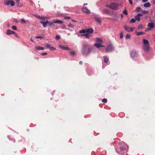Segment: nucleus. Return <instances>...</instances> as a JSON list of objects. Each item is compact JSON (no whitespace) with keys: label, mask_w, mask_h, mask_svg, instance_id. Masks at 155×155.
I'll use <instances>...</instances> for the list:
<instances>
[{"label":"nucleus","mask_w":155,"mask_h":155,"mask_svg":"<svg viewBox=\"0 0 155 155\" xmlns=\"http://www.w3.org/2000/svg\"><path fill=\"white\" fill-rule=\"evenodd\" d=\"M92 50V48L86 43H83L81 51V54L83 55H87L91 53Z\"/></svg>","instance_id":"f257e3e1"},{"label":"nucleus","mask_w":155,"mask_h":155,"mask_svg":"<svg viewBox=\"0 0 155 155\" xmlns=\"http://www.w3.org/2000/svg\"><path fill=\"white\" fill-rule=\"evenodd\" d=\"M120 144L122 146L120 147V150L119 149H117L115 147L116 151L119 154L124 155V151H126V152L128 150V146L124 142H121Z\"/></svg>","instance_id":"f03ea898"},{"label":"nucleus","mask_w":155,"mask_h":155,"mask_svg":"<svg viewBox=\"0 0 155 155\" xmlns=\"http://www.w3.org/2000/svg\"><path fill=\"white\" fill-rule=\"evenodd\" d=\"M143 49L145 51H149L150 48L149 41L145 39H143Z\"/></svg>","instance_id":"7ed1b4c3"},{"label":"nucleus","mask_w":155,"mask_h":155,"mask_svg":"<svg viewBox=\"0 0 155 155\" xmlns=\"http://www.w3.org/2000/svg\"><path fill=\"white\" fill-rule=\"evenodd\" d=\"M106 6L107 7L114 10L117 9L118 7V4L115 3H111L109 5H107Z\"/></svg>","instance_id":"20e7f679"},{"label":"nucleus","mask_w":155,"mask_h":155,"mask_svg":"<svg viewBox=\"0 0 155 155\" xmlns=\"http://www.w3.org/2000/svg\"><path fill=\"white\" fill-rule=\"evenodd\" d=\"M131 57L132 58L137 57L138 56V53L137 51L135 50H132L130 53Z\"/></svg>","instance_id":"39448f33"},{"label":"nucleus","mask_w":155,"mask_h":155,"mask_svg":"<svg viewBox=\"0 0 155 155\" xmlns=\"http://www.w3.org/2000/svg\"><path fill=\"white\" fill-rule=\"evenodd\" d=\"M114 47L112 45H108L106 48V52H109L112 51L114 50Z\"/></svg>","instance_id":"423d86ee"},{"label":"nucleus","mask_w":155,"mask_h":155,"mask_svg":"<svg viewBox=\"0 0 155 155\" xmlns=\"http://www.w3.org/2000/svg\"><path fill=\"white\" fill-rule=\"evenodd\" d=\"M5 4L7 6L10 5L11 6H13L15 5V3L13 1L8 0L5 2Z\"/></svg>","instance_id":"0eeeda50"},{"label":"nucleus","mask_w":155,"mask_h":155,"mask_svg":"<svg viewBox=\"0 0 155 155\" xmlns=\"http://www.w3.org/2000/svg\"><path fill=\"white\" fill-rule=\"evenodd\" d=\"M124 29L128 32H130V31H132L134 29V28H132L131 27H128L127 25H124Z\"/></svg>","instance_id":"6e6552de"},{"label":"nucleus","mask_w":155,"mask_h":155,"mask_svg":"<svg viewBox=\"0 0 155 155\" xmlns=\"http://www.w3.org/2000/svg\"><path fill=\"white\" fill-rule=\"evenodd\" d=\"M142 15H143L141 13L138 14V15H136L135 17L136 20H137L138 21H140V16H142Z\"/></svg>","instance_id":"1a4fd4ad"},{"label":"nucleus","mask_w":155,"mask_h":155,"mask_svg":"<svg viewBox=\"0 0 155 155\" xmlns=\"http://www.w3.org/2000/svg\"><path fill=\"white\" fill-rule=\"evenodd\" d=\"M86 31L87 33L89 34L92 33L94 31L93 29L92 28H86Z\"/></svg>","instance_id":"9d476101"},{"label":"nucleus","mask_w":155,"mask_h":155,"mask_svg":"<svg viewBox=\"0 0 155 155\" xmlns=\"http://www.w3.org/2000/svg\"><path fill=\"white\" fill-rule=\"evenodd\" d=\"M40 23L43 25V26L44 27H46L47 26V24H48L49 21L48 20H46L45 22H43L42 21H40Z\"/></svg>","instance_id":"9b49d317"},{"label":"nucleus","mask_w":155,"mask_h":155,"mask_svg":"<svg viewBox=\"0 0 155 155\" xmlns=\"http://www.w3.org/2000/svg\"><path fill=\"white\" fill-rule=\"evenodd\" d=\"M82 10L84 12L87 13L89 14L90 13V11L88 10L86 7H84L82 8Z\"/></svg>","instance_id":"f8f14e48"},{"label":"nucleus","mask_w":155,"mask_h":155,"mask_svg":"<svg viewBox=\"0 0 155 155\" xmlns=\"http://www.w3.org/2000/svg\"><path fill=\"white\" fill-rule=\"evenodd\" d=\"M59 47L60 48H61L63 50L68 51V50H70V49L68 47H65V46H61V45L59 46Z\"/></svg>","instance_id":"ddd939ff"},{"label":"nucleus","mask_w":155,"mask_h":155,"mask_svg":"<svg viewBox=\"0 0 155 155\" xmlns=\"http://www.w3.org/2000/svg\"><path fill=\"white\" fill-rule=\"evenodd\" d=\"M6 34L7 35H9L11 34H15V32L13 31L10 30L9 29H8L6 31Z\"/></svg>","instance_id":"4468645a"},{"label":"nucleus","mask_w":155,"mask_h":155,"mask_svg":"<svg viewBox=\"0 0 155 155\" xmlns=\"http://www.w3.org/2000/svg\"><path fill=\"white\" fill-rule=\"evenodd\" d=\"M147 26L150 28H152L154 27L155 28V23L154 25L153 23H149L148 24Z\"/></svg>","instance_id":"2eb2a0df"},{"label":"nucleus","mask_w":155,"mask_h":155,"mask_svg":"<svg viewBox=\"0 0 155 155\" xmlns=\"http://www.w3.org/2000/svg\"><path fill=\"white\" fill-rule=\"evenodd\" d=\"M102 12L103 14H104L105 13H106L107 14H110V11L109 10L105 9H104L102 11Z\"/></svg>","instance_id":"dca6fc26"},{"label":"nucleus","mask_w":155,"mask_h":155,"mask_svg":"<svg viewBox=\"0 0 155 155\" xmlns=\"http://www.w3.org/2000/svg\"><path fill=\"white\" fill-rule=\"evenodd\" d=\"M35 49L36 50H43L44 49V48L43 47H41L39 46H36Z\"/></svg>","instance_id":"f3484780"},{"label":"nucleus","mask_w":155,"mask_h":155,"mask_svg":"<svg viewBox=\"0 0 155 155\" xmlns=\"http://www.w3.org/2000/svg\"><path fill=\"white\" fill-rule=\"evenodd\" d=\"M94 46L98 48H99L101 47H104V46L101 45L100 43H96L94 44Z\"/></svg>","instance_id":"a211bd4d"},{"label":"nucleus","mask_w":155,"mask_h":155,"mask_svg":"<svg viewBox=\"0 0 155 155\" xmlns=\"http://www.w3.org/2000/svg\"><path fill=\"white\" fill-rule=\"evenodd\" d=\"M103 58L104 59V62L106 63H107L109 61L108 58L106 56H103Z\"/></svg>","instance_id":"6ab92c4d"},{"label":"nucleus","mask_w":155,"mask_h":155,"mask_svg":"<svg viewBox=\"0 0 155 155\" xmlns=\"http://www.w3.org/2000/svg\"><path fill=\"white\" fill-rule=\"evenodd\" d=\"M54 24H55V23H54V20H53L52 21L50 22H49L48 25L51 27H52L53 26L55 25Z\"/></svg>","instance_id":"aec40b11"},{"label":"nucleus","mask_w":155,"mask_h":155,"mask_svg":"<svg viewBox=\"0 0 155 155\" xmlns=\"http://www.w3.org/2000/svg\"><path fill=\"white\" fill-rule=\"evenodd\" d=\"M54 23H55L62 24L63 23L62 21L59 20H54Z\"/></svg>","instance_id":"412c9836"},{"label":"nucleus","mask_w":155,"mask_h":155,"mask_svg":"<svg viewBox=\"0 0 155 155\" xmlns=\"http://www.w3.org/2000/svg\"><path fill=\"white\" fill-rule=\"evenodd\" d=\"M82 36H84L86 38H89L90 37V34L88 33H86L84 34L81 35Z\"/></svg>","instance_id":"4be33fe9"},{"label":"nucleus","mask_w":155,"mask_h":155,"mask_svg":"<svg viewBox=\"0 0 155 155\" xmlns=\"http://www.w3.org/2000/svg\"><path fill=\"white\" fill-rule=\"evenodd\" d=\"M96 21L98 23H100L101 22L100 18L97 17H95L94 18Z\"/></svg>","instance_id":"5701e85b"},{"label":"nucleus","mask_w":155,"mask_h":155,"mask_svg":"<svg viewBox=\"0 0 155 155\" xmlns=\"http://www.w3.org/2000/svg\"><path fill=\"white\" fill-rule=\"evenodd\" d=\"M151 4L150 2L146 3L144 5V6L145 7H148L150 6Z\"/></svg>","instance_id":"b1692460"},{"label":"nucleus","mask_w":155,"mask_h":155,"mask_svg":"<svg viewBox=\"0 0 155 155\" xmlns=\"http://www.w3.org/2000/svg\"><path fill=\"white\" fill-rule=\"evenodd\" d=\"M96 41L100 43H102V39L99 38H96Z\"/></svg>","instance_id":"393cba45"},{"label":"nucleus","mask_w":155,"mask_h":155,"mask_svg":"<svg viewBox=\"0 0 155 155\" xmlns=\"http://www.w3.org/2000/svg\"><path fill=\"white\" fill-rule=\"evenodd\" d=\"M145 34V33L142 31L139 32L137 33V35H143Z\"/></svg>","instance_id":"a878e982"},{"label":"nucleus","mask_w":155,"mask_h":155,"mask_svg":"<svg viewBox=\"0 0 155 155\" xmlns=\"http://www.w3.org/2000/svg\"><path fill=\"white\" fill-rule=\"evenodd\" d=\"M136 19L135 18H132L130 21V23H134L135 22Z\"/></svg>","instance_id":"bb28decb"},{"label":"nucleus","mask_w":155,"mask_h":155,"mask_svg":"<svg viewBox=\"0 0 155 155\" xmlns=\"http://www.w3.org/2000/svg\"><path fill=\"white\" fill-rule=\"evenodd\" d=\"M86 32V29H83L79 31V33H85Z\"/></svg>","instance_id":"cd10ccee"},{"label":"nucleus","mask_w":155,"mask_h":155,"mask_svg":"<svg viewBox=\"0 0 155 155\" xmlns=\"http://www.w3.org/2000/svg\"><path fill=\"white\" fill-rule=\"evenodd\" d=\"M20 0H16V2L17 3V5L18 6H19L20 7L21 6V5H20Z\"/></svg>","instance_id":"c85d7f7f"},{"label":"nucleus","mask_w":155,"mask_h":155,"mask_svg":"<svg viewBox=\"0 0 155 155\" xmlns=\"http://www.w3.org/2000/svg\"><path fill=\"white\" fill-rule=\"evenodd\" d=\"M141 8L139 7H137L136 8V11L139 12L141 10Z\"/></svg>","instance_id":"c756f323"},{"label":"nucleus","mask_w":155,"mask_h":155,"mask_svg":"<svg viewBox=\"0 0 155 155\" xmlns=\"http://www.w3.org/2000/svg\"><path fill=\"white\" fill-rule=\"evenodd\" d=\"M68 26H69L70 28H74V26L73 25H72L71 23L69 24V25H68Z\"/></svg>","instance_id":"7c9ffc66"},{"label":"nucleus","mask_w":155,"mask_h":155,"mask_svg":"<svg viewBox=\"0 0 155 155\" xmlns=\"http://www.w3.org/2000/svg\"><path fill=\"white\" fill-rule=\"evenodd\" d=\"M125 38L127 39H129L130 38V35L129 34H127L125 36Z\"/></svg>","instance_id":"2f4dec72"},{"label":"nucleus","mask_w":155,"mask_h":155,"mask_svg":"<svg viewBox=\"0 0 155 155\" xmlns=\"http://www.w3.org/2000/svg\"><path fill=\"white\" fill-rule=\"evenodd\" d=\"M45 47L47 48H51V46H50V45L48 44H47L46 45H45Z\"/></svg>","instance_id":"473e14b6"},{"label":"nucleus","mask_w":155,"mask_h":155,"mask_svg":"<svg viewBox=\"0 0 155 155\" xmlns=\"http://www.w3.org/2000/svg\"><path fill=\"white\" fill-rule=\"evenodd\" d=\"M44 36H36L35 37V38H40L41 39H42V38H44V35H43Z\"/></svg>","instance_id":"72a5a7b5"},{"label":"nucleus","mask_w":155,"mask_h":155,"mask_svg":"<svg viewBox=\"0 0 155 155\" xmlns=\"http://www.w3.org/2000/svg\"><path fill=\"white\" fill-rule=\"evenodd\" d=\"M102 102L104 103H106L107 102V100L106 98H104L102 101Z\"/></svg>","instance_id":"f704fd0d"},{"label":"nucleus","mask_w":155,"mask_h":155,"mask_svg":"<svg viewBox=\"0 0 155 155\" xmlns=\"http://www.w3.org/2000/svg\"><path fill=\"white\" fill-rule=\"evenodd\" d=\"M47 19V18L46 17L43 16V17H41L40 19L44 21L46 19Z\"/></svg>","instance_id":"c9c22d12"},{"label":"nucleus","mask_w":155,"mask_h":155,"mask_svg":"<svg viewBox=\"0 0 155 155\" xmlns=\"http://www.w3.org/2000/svg\"><path fill=\"white\" fill-rule=\"evenodd\" d=\"M8 138L9 139V140H13L14 142L15 143V140L14 139H13L12 138H11L9 136H8Z\"/></svg>","instance_id":"e433bc0d"},{"label":"nucleus","mask_w":155,"mask_h":155,"mask_svg":"<svg viewBox=\"0 0 155 155\" xmlns=\"http://www.w3.org/2000/svg\"><path fill=\"white\" fill-rule=\"evenodd\" d=\"M123 13L125 15H128L127 11L125 9L123 11Z\"/></svg>","instance_id":"4c0bfd02"},{"label":"nucleus","mask_w":155,"mask_h":155,"mask_svg":"<svg viewBox=\"0 0 155 155\" xmlns=\"http://www.w3.org/2000/svg\"><path fill=\"white\" fill-rule=\"evenodd\" d=\"M21 21L22 23L26 24V21L23 18L21 19Z\"/></svg>","instance_id":"58836bf2"},{"label":"nucleus","mask_w":155,"mask_h":155,"mask_svg":"<svg viewBox=\"0 0 155 155\" xmlns=\"http://www.w3.org/2000/svg\"><path fill=\"white\" fill-rule=\"evenodd\" d=\"M70 54L72 56H74L75 54V52L74 51H72L70 53Z\"/></svg>","instance_id":"ea45409f"},{"label":"nucleus","mask_w":155,"mask_h":155,"mask_svg":"<svg viewBox=\"0 0 155 155\" xmlns=\"http://www.w3.org/2000/svg\"><path fill=\"white\" fill-rule=\"evenodd\" d=\"M12 29L14 30H17V28L15 26H13L12 27Z\"/></svg>","instance_id":"a19ab883"},{"label":"nucleus","mask_w":155,"mask_h":155,"mask_svg":"<svg viewBox=\"0 0 155 155\" xmlns=\"http://www.w3.org/2000/svg\"><path fill=\"white\" fill-rule=\"evenodd\" d=\"M143 13L144 14H147L149 13V11L147 10H144L143 11Z\"/></svg>","instance_id":"79ce46f5"},{"label":"nucleus","mask_w":155,"mask_h":155,"mask_svg":"<svg viewBox=\"0 0 155 155\" xmlns=\"http://www.w3.org/2000/svg\"><path fill=\"white\" fill-rule=\"evenodd\" d=\"M50 50L51 51H54L56 50V48H54L53 47H51L50 48Z\"/></svg>","instance_id":"37998d69"},{"label":"nucleus","mask_w":155,"mask_h":155,"mask_svg":"<svg viewBox=\"0 0 155 155\" xmlns=\"http://www.w3.org/2000/svg\"><path fill=\"white\" fill-rule=\"evenodd\" d=\"M120 38H123V34L122 32H121L120 35Z\"/></svg>","instance_id":"c03bdc74"},{"label":"nucleus","mask_w":155,"mask_h":155,"mask_svg":"<svg viewBox=\"0 0 155 155\" xmlns=\"http://www.w3.org/2000/svg\"><path fill=\"white\" fill-rule=\"evenodd\" d=\"M34 16L36 17L37 18H38V19H41V17H40V16L39 15H35Z\"/></svg>","instance_id":"a18cd8bd"},{"label":"nucleus","mask_w":155,"mask_h":155,"mask_svg":"<svg viewBox=\"0 0 155 155\" xmlns=\"http://www.w3.org/2000/svg\"><path fill=\"white\" fill-rule=\"evenodd\" d=\"M56 40H58L60 39V36H58V35H56Z\"/></svg>","instance_id":"49530a36"},{"label":"nucleus","mask_w":155,"mask_h":155,"mask_svg":"<svg viewBox=\"0 0 155 155\" xmlns=\"http://www.w3.org/2000/svg\"><path fill=\"white\" fill-rule=\"evenodd\" d=\"M47 54V53L46 52H44L41 54V55L42 56H44L46 55Z\"/></svg>","instance_id":"de8ad7c7"},{"label":"nucleus","mask_w":155,"mask_h":155,"mask_svg":"<svg viewBox=\"0 0 155 155\" xmlns=\"http://www.w3.org/2000/svg\"><path fill=\"white\" fill-rule=\"evenodd\" d=\"M142 25H139L138 27V28L139 29H140L142 28Z\"/></svg>","instance_id":"09e8293b"},{"label":"nucleus","mask_w":155,"mask_h":155,"mask_svg":"<svg viewBox=\"0 0 155 155\" xmlns=\"http://www.w3.org/2000/svg\"><path fill=\"white\" fill-rule=\"evenodd\" d=\"M129 3L131 4V5H132L133 4V2L131 0H129Z\"/></svg>","instance_id":"8fccbe9b"},{"label":"nucleus","mask_w":155,"mask_h":155,"mask_svg":"<svg viewBox=\"0 0 155 155\" xmlns=\"http://www.w3.org/2000/svg\"><path fill=\"white\" fill-rule=\"evenodd\" d=\"M14 34L15 35V36L16 37H17V38H18V35H17V34L15 32V34Z\"/></svg>","instance_id":"3c124183"},{"label":"nucleus","mask_w":155,"mask_h":155,"mask_svg":"<svg viewBox=\"0 0 155 155\" xmlns=\"http://www.w3.org/2000/svg\"><path fill=\"white\" fill-rule=\"evenodd\" d=\"M14 21L16 23H17L18 22V21L17 20V19H15L14 20Z\"/></svg>","instance_id":"603ef678"},{"label":"nucleus","mask_w":155,"mask_h":155,"mask_svg":"<svg viewBox=\"0 0 155 155\" xmlns=\"http://www.w3.org/2000/svg\"><path fill=\"white\" fill-rule=\"evenodd\" d=\"M65 18L67 19H70L71 18L69 17H65Z\"/></svg>","instance_id":"864d4df0"},{"label":"nucleus","mask_w":155,"mask_h":155,"mask_svg":"<svg viewBox=\"0 0 155 155\" xmlns=\"http://www.w3.org/2000/svg\"><path fill=\"white\" fill-rule=\"evenodd\" d=\"M79 63L81 65L83 63V62L81 61H80Z\"/></svg>","instance_id":"5fc2aeb1"},{"label":"nucleus","mask_w":155,"mask_h":155,"mask_svg":"<svg viewBox=\"0 0 155 155\" xmlns=\"http://www.w3.org/2000/svg\"><path fill=\"white\" fill-rule=\"evenodd\" d=\"M148 0H142V1L143 2H145L147 1Z\"/></svg>","instance_id":"6e6d98bb"},{"label":"nucleus","mask_w":155,"mask_h":155,"mask_svg":"<svg viewBox=\"0 0 155 155\" xmlns=\"http://www.w3.org/2000/svg\"><path fill=\"white\" fill-rule=\"evenodd\" d=\"M35 59H37L38 60L39 58L38 57H35Z\"/></svg>","instance_id":"4d7b16f0"},{"label":"nucleus","mask_w":155,"mask_h":155,"mask_svg":"<svg viewBox=\"0 0 155 155\" xmlns=\"http://www.w3.org/2000/svg\"><path fill=\"white\" fill-rule=\"evenodd\" d=\"M71 21L73 22H76V21L75 20L73 19V20H72Z\"/></svg>","instance_id":"13d9d810"},{"label":"nucleus","mask_w":155,"mask_h":155,"mask_svg":"<svg viewBox=\"0 0 155 155\" xmlns=\"http://www.w3.org/2000/svg\"><path fill=\"white\" fill-rule=\"evenodd\" d=\"M124 17V15H123L122 14H121V18H122Z\"/></svg>","instance_id":"bf43d9fd"},{"label":"nucleus","mask_w":155,"mask_h":155,"mask_svg":"<svg viewBox=\"0 0 155 155\" xmlns=\"http://www.w3.org/2000/svg\"><path fill=\"white\" fill-rule=\"evenodd\" d=\"M31 41L32 42H34V41L31 39Z\"/></svg>","instance_id":"052dcab7"},{"label":"nucleus","mask_w":155,"mask_h":155,"mask_svg":"<svg viewBox=\"0 0 155 155\" xmlns=\"http://www.w3.org/2000/svg\"><path fill=\"white\" fill-rule=\"evenodd\" d=\"M87 5V4H84V5Z\"/></svg>","instance_id":"680f3d73"},{"label":"nucleus","mask_w":155,"mask_h":155,"mask_svg":"<svg viewBox=\"0 0 155 155\" xmlns=\"http://www.w3.org/2000/svg\"><path fill=\"white\" fill-rule=\"evenodd\" d=\"M153 2H155V0H153Z\"/></svg>","instance_id":"e2e57ef3"},{"label":"nucleus","mask_w":155,"mask_h":155,"mask_svg":"<svg viewBox=\"0 0 155 155\" xmlns=\"http://www.w3.org/2000/svg\"><path fill=\"white\" fill-rule=\"evenodd\" d=\"M147 31H148L149 30V29L148 28H147Z\"/></svg>","instance_id":"0e129e2a"},{"label":"nucleus","mask_w":155,"mask_h":155,"mask_svg":"<svg viewBox=\"0 0 155 155\" xmlns=\"http://www.w3.org/2000/svg\"><path fill=\"white\" fill-rule=\"evenodd\" d=\"M8 26H9V24H8Z\"/></svg>","instance_id":"69168bd1"},{"label":"nucleus","mask_w":155,"mask_h":155,"mask_svg":"<svg viewBox=\"0 0 155 155\" xmlns=\"http://www.w3.org/2000/svg\"><path fill=\"white\" fill-rule=\"evenodd\" d=\"M138 0H136V1H138Z\"/></svg>","instance_id":"338daca9"},{"label":"nucleus","mask_w":155,"mask_h":155,"mask_svg":"<svg viewBox=\"0 0 155 155\" xmlns=\"http://www.w3.org/2000/svg\"><path fill=\"white\" fill-rule=\"evenodd\" d=\"M154 14H155V12H154Z\"/></svg>","instance_id":"774afa93"}]
</instances>
